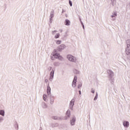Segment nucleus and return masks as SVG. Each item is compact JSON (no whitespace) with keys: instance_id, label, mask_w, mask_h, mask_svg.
Listing matches in <instances>:
<instances>
[{"instance_id":"obj_1","label":"nucleus","mask_w":130,"mask_h":130,"mask_svg":"<svg viewBox=\"0 0 130 130\" xmlns=\"http://www.w3.org/2000/svg\"><path fill=\"white\" fill-rule=\"evenodd\" d=\"M51 58L52 60H54V59L58 58V59H60V60H62V59H63V58L61 56H60V55H59V53H55L53 52L51 54Z\"/></svg>"},{"instance_id":"obj_2","label":"nucleus","mask_w":130,"mask_h":130,"mask_svg":"<svg viewBox=\"0 0 130 130\" xmlns=\"http://www.w3.org/2000/svg\"><path fill=\"white\" fill-rule=\"evenodd\" d=\"M67 58H68L69 60L70 61H72V62H75V61H76V58L71 55H68L67 56Z\"/></svg>"},{"instance_id":"obj_3","label":"nucleus","mask_w":130,"mask_h":130,"mask_svg":"<svg viewBox=\"0 0 130 130\" xmlns=\"http://www.w3.org/2000/svg\"><path fill=\"white\" fill-rule=\"evenodd\" d=\"M66 48V45L64 44H61V45L59 46L58 47V51H61V50H63V49H64Z\"/></svg>"},{"instance_id":"obj_4","label":"nucleus","mask_w":130,"mask_h":130,"mask_svg":"<svg viewBox=\"0 0 130 130\" xmlns=\"http://www.w3.org/2000/svg\"><path fill=\"white\" fill-rule=\"evenodd\" d=\"M76 84H77V77L75 76L74 78V80L72 82V86L76 87Z\"/></svg>"},{"instance_id":"obj_5","label":"nucleus","mask_w":130,"mask_h":130,"mask_svg":"<svg viewBox=\"0 0 130 130\" xmlns=\"http://www.w3.org/2000/svg\"><path fill=\"white\" fill-rule=\"evenodd\" d=\"M54 75V71H51V72L50 74V78H49L50 81L52 80V79H53Z\"/></svg>"},{"instance_id":"obj_6","label":"nucleus","mask_w":130,"mask_h":130,"mask_svg":"<svg viewBox=\"0 0 130 130\" xmlns=\"http://www.w3.org/2000/svg\"><path fill=\"white\" fill-rule=\"evenodd\" d=\"M51 88H50V86H49V85L47 86V93L48 95H50L51 94Z\"/></svg>"},{"instance_id":"obj_7","label":"nucleus","mask_w":130,"mask_h":130,"mask_svg":"<svg viewBox=\"0 0 130 130\" xmlns=\"http://www.w3.org/2000/svg\"><path fill=\"white\" fill-rule=\"evenodd\" d=\"M71 23V22L68 19H66L65 20L64 24L66 25V26H70V24Z\"/></svg>"},{"instance_id":"obj_8","label":"nucleus","mask_w":130,"mask_h":130,"mask_svg":"<svg viewBox=\"0 0 130 130\" xmlns=\"http://www.w3.org/2000/svg\"><path fill=\"white\" fill-rule=\"evenodd\" d=\"M76 121V118H73L70 121L71 125H74L75 124V122Z\"/></svg>"},{"instance_id":"obj_9","label":"nucleus","mask_w":130,"mask_h":130,"mask_svg":"<svg viewBox=\"0 0 130 130\" xmlns=\"http://www.w3.org/2000/svg\"><path fill=\"white\" fill-rule=\"evenodd\" d=\"M126 54L127 55L130 54V48H128V45H127V48L126 49Z\"/></svg>"},{"instance_id":"obj_10","label":"nucleus","mask_w":130,"mask_h":130,"mask_svg":"<svg viewBox=\"0 0 130 130\" xmlns=\"http://www.w3.org/2000/svg\"><path fill=\"white\" fill-rule=\"evenodd\" d=\"M123 125L124 126H126V127H128V125H129V123L128 121H124L123 122Z\"/></svg>"},{"instance_id":"obj_11","label":"nucleus","mask_w":130,"mask_h":130,"mask_svg":"<svg viewBox=\"0 0 130 130\" xmlns=\"http://www.w3.org/2000/svg\"><path fill=\"white\" fill-rule=\"evenodd\" d=\"M74 102H75V100L72 99V101L70 102V106H74Z\"/></svg>"},{"instance_id":"obj_12","label":"nucleus","mask_w":130,"mask_h":130,"mask_svg":"<svg viewBox=\"0 0 130 130\" xmlns=\"http://www.w3.org/2000/svg\"><path fill=\"white\" fill-rule=\"evenodd\" d=\"M66 115L68 116V117H70V115H71V111H67L66 113Z\"/></svg>"},{"instance_id":"obj_13","label":"nucleus","mask_w":130,"mask_h":130,"mask_svg":"<svg viewBox=\"0 0 130 130\" xmlns=\"http://www.w3.org/2000/svg\"><path fill=\"white\" fill-rule=\"evenodd\" d=\"M0 114H1V115H2V116H4V115H5V111L1 110L0 111Z\"/></svg>"},{"instance_id":"obj_14","label":"nucleus","mask_w":130,"mask_h":130,"mask_svg":"<svg viewBox=\"0 0 130 130\" xmlns=\"http://www.w3.org/2000/svg\"><path fill=\"white\" fill-rule=\"evenodd\" d=\"M46 98H47V95H46V94H44L43 100H44V101H46Z\"/></svg>"},{"instance_id":"obj_15","label":"nucleus","mask_w":130,"mask_h":130,"mask_svg":"<svg viewBox=\"0 0 130 130\" xmlns=\"http://www.w3.org/2000/svg\"><path fill=\"white\" fill-rule=\"evenodd\" d=\"M60 36L59 34H57L55 36V39H57V38H58Z\"/></svg>"},{"instance_id":"obj_16","label":"nucleus","mask_w":130,"mask_h":130,"mask_svg":"<svg viewBox=\"0 0 130 130\" xmlns=\"http://www.w3.org/2000/svg\"><path fill=\"white\" fill-rule=\"evenodd\" d=\"M98 98V93H96L94 99V100H97V99Z\"/></svg>"},{"instance_id":"obj_17","label":"nucleus","mask_w":130,"mask_h":130,"mask_svg":"<svg viewBox=\"0 0 130 130\" xmlns=\"http://www.w3.org/2000/svg\"><path fill=\"white\" fill-rule=\"evenodd\" d=\"M60 43H61V41H57L56 44H58V45L60 44Z\"/></svg>"},{"instance_id":"obj_18","label":"nucleus","mask_w":130,"mask_h":130,"mask_svg":"<svg viewBox=\"0 0 130 130\" xmlns=\"http://www.w3.org/2000/svg\"><path fill=\"white\" fill-rule=\"evenodd\" d=\"M69 4L71 7L73 6V3H72V1H69Z\"/></svg>"},{"instance_id":"obj_19","label":"nucleus","mask_w":130,"mask_h":130,"mask_svg":"<svg viewBox=\"0 0 130 130\" xmlns=\"http://www.w3.org/2000/svg\"><path fill=\"white\" fill-rule=\"evenodd\" d=\"M91 93H93V94H94V93H95V90H94V89H91Z\"/></svg>"},{"instance_id":"obj_20","label":"nucleus","mask_w":130,"mask_h":130,"mask_svg":"<svg viewBox=\"0 0 130 130\" xmlns=\"http://www.w3.org/2000/svg\"><path fill=\"white\" fill-rule=\"evenodd\" d=\"M53 103V99L51 100V104H52Z\"/></svg>"},{"instance_id":"obj_21","label":"nucleus","mask_w":130,"mask_h":130,"mask_svg":"<svg viewBox=\"0 0 130 130\" xmlns=\"http://www.w3.org/2000/svg\"><path fill=\"white\" fill-rule=\"evenodd\" d=\"M45 83H47V82H48V80L45 79Z\"/></svg>"},{"instance_id":"obj_22","label":"nucleus","mask_w":130,"mask_h":130,"mask_svg":"<svg viewBox=\"0 0 130 130\" xmlns=\"http://www.w3.org/2000/svg\"><path fill=\"white\" fill-rule=\"evenodd\" d=\"M53 118H54V119H57V117H54Z\"/></svg>"},{"instance_id":"obj_23","label":"nucleus","mask_w":130,"mask_h":130,"mask_svg":"<svg viewBox=\"0 0 130 130\" xmlns=\"http://www.w3.org/2000/svg\"><path fill=\"white\" fill-rule=\"evenodd\" d=\"M54 32H56V30L53 31V34H54Z\"/></svg>"},{"instance_id":"obj_24","label":"nucleus","mask_w":130,"mask_h":130,"mask_svg":"<svg viewBox=\"0 0 130 130\" xmlns=\"http://www.w3.org/2000/svg\"><path fill=\"white\" fill-rule=\"evenodd\" d=\"M49 70L50 71V70H51V67H49Z\"/></svg>"},{"instance_id":"obj_25","label":"nucleus","mask_w":130,"mask_h":130,"mask_svg":"<svg viewBox=\"0 0 130 130\" xmlns=\"http://www.w3.org/2000/svg\"><path fill=\"white\" fill-rule=\"evenodd\" d=\"M79 94H80V95H81V91H80V90H79Z\"/></svg>"},{"instance_id":"obj_26","label":"nucleus","mask_w":130,"mask_h":130,"mask_svg":"<svg viewBox=\"0 0 130 130\" xmlns=\"http://www.w3.org/2000/svg\"><path fill=\"white\" fill-rule=\"evenodd\" d=\"M60 32H62V30H60Z\"/></svg>"},{"instance_id":"obj_27","label":"nucleus","mask_w":130,"mask_h":130,"mask_svg":"<svg viewBox=\"0 0 130 130\" xmlns=\"http://www.w3.org/2000/svg\"><path fill=\"white\" fill-rule=\"evenodd\" d=\"M112 18H113V16H112Z\"/></svg>"}]
</instances>
